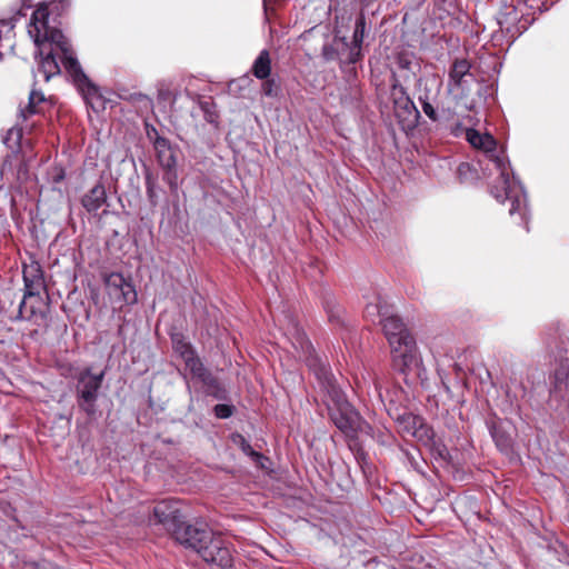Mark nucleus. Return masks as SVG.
I'll return each instance as SVG.
<instances>
[{"instance_id": "6", "label": "nucleus", "mask_w": 569, "mask_h": 569, "mask_svg": "<svg viewBox=\"0 0 569 569\" xmlns=\"http://www.w3.org/2000/svg\"><path fill=\"white\" fill-rule=\"evenodd\" d=\"M24 296L19 306L18 319H30L38 315L41 305L40 293L44 290V280L39 263H31L23 268Z\"/></svg>"}, {"instance_id": "16", "label": "nucleus", "mask_w": 569, "mask_h": 569, "mask_svg": "<svg viewBox=\"0 0 569 569\" xmlns=\"http://www.w3.org/2000/svg\"><path fill=\"white\" fill-rule=\"evenodd\" d=\"M422 417L413 415L411 412H405L396 418L398 431L402 436H411L417 430L419 423H421Z\"/></svg>"}, {"instance_id": "5", "label": "nucleus", "mask_w": 569, "mask_h": 569, "mask_svg": "<svg viewBox=\"0 0 569 569\" xmlns=\"http://www.w3.org/2000/svg\"><path fill=\"white\" fill-rule=\"evenodd\" d=\"M74 379L76 399L79 409L89 419H96L98 416L97 402L104 379V371L94 373L91 368H83L76 375Z\"/></svg>"}, {"instance_id": "17", "label": "nucleus", "mask_w": 569, "mask_h": 569, "mask_svg": "<svg viewBox=\"0 0 569 569\" xmlns=\"http://www.w3.org/2000/svg\"><path fill=\"white\" fill-rule=\"evenodd\" d=\"M415 61V54L409 51H400L395 57V64L397 70L402 71L403 74L401 78L407 81L415 76V71L412 70Z\"/></svg>"}, {"instance_id": "18", "label": "nucleus", "mask_w": 569, "mask_h": 569, "mask_svg": "<svg viewBox=\"0 0 569 569\" xmlns=\"http://www.w3.org/2000/svg\"><path fill=\"white\" fill-rule=\"evenodd\" d=\"M271 71V59L267 50H262L252 66V73L256 78L264 80L269 77Z\"/></svg>"}, {"instance_id": "1", "label": "nucleus", "mask_w": 569, "mask_h": 569, "mask_svg": "<svg viewBox=\"0 0 569 569\" xmlns=\"http://www.w3.org/2000/svg\"><path fill=\"white\" fill-rule=\"evenodd\" d=\"M153 518L171 532L177 542L197 552L212 568L231 567L232 553L228 541L204 522L183 521L179 501L172 499L159 501L153 507Z\"/></svg>"}, {"instance_id": "10", "label": "nucleus", "mask_w": 569, "mask_h": 569, "mask_svg": "<svg viewBox=\"0 0 569 569\" xmlns=\"http://www.w3.org/2000/svg\"><path fill=\"white\" fill-rule=\"evenodd\" d=\"M147 133L149 139L153 141V148L161 168L177 167V151L169 140L159 136L154 128Z\"/></svg>"}, {"instance_id": "12", "label": "nucleus", "mask_w": 569, "mask_h": 569, "mask_svg": "<svg viewBox=\"0 0 569 569\" xmlns=\"http://www.w3.org/2000/svg\"><path fill=\"white\" fill-rule=\"evenodd\" d=\"M107 203V191L102 182L94 184L81 199V204L88 212H96Z\"/></svg>"}, {"instance_id": "9", "label": "nucleus", "mask_w": 569, "mask_h": 569, "mask_svg": "<svg viewBox=\"0 0 569 569\" xmlns=\"http://www.w3.org/2000/svg\"><path fill=\"white\" fill-rule=\"evenodd\" d=\"M547 2L543 0H518L517 7L513 9V13L520 11V17L517 16L513 20L518 21L517 30L522 31L526 30L530 24H532L536 19L542 12L547 11Z\"/></svg>"}, {"instance_id": "7", "label": "nucleus", "mask_w": 569, "mask_h": 569, "mask_svg": "<svg viewBox=\"0 0 569 569\" xmlns=\"http://www.w3.org/2000/svg\"><path fill=\"white\" fill-rule=\"evenodd\" d=\"M467 141L476 149L485 152L488 160L497 171H500V181L506 187L508 182V162L503 152L497 151V140L490 133H481L476 129H467Z\"/></svg>"}, {"instance_id": "21", "label": "nucleus", "mask_w": 569, "mask_h": 569, "mask_svg": "<svg viewBox=\"0 0 569 569\" xmlns=\"http://www.w3.org/2000/svg\"><path fill=\"white\" fill-rule=\"evenodd\" d=\"M204 391L207 395L214 397L219 400L227 399V390L220 385V382L212 375L202 381Z\"/></svg>"}, {"instance_id": "13", "label": "nucleus", "mask_w": 569, "mask_h": 569, "mask_svg": "<svg viewBox=\"0 0 569 569\" xmlns=\"http://www.w3.org/2000/svg\"><path fill=\"white\" fill-rule=\"evenodd\" d=\"M550 400L559 405H569V372L557 371L555 385L550 390Z\"/></svg>"}, {"instance_id": "20", "label": "nucleus", "mask_w": 569, "mask_h": 569, "mask_svg": "<svg viewBox=\"0 0 569 569\" xmlns=\"http://www.w3.org/2000/svg\"><path fill=\"white\" fill-rule=\"evenodd\" d=\"M336 426L346 435L348 438V447L353 450L356 446V429L353 428V421L345 416L335 419Z\"/></svg>"}, {"instance_id": "25", "label": "nucleus", "mask_w": 569, "mask_h": 569, "mask_svg": "<svg viewBox=\"0 0 569 569\" xmlns=\"http://www.w3.org/2000/svg\"><path fill=\"white\" fill-rule=\"evenodd\" d=\"M116 300L126 305L136 303L137 292L134 287L129 281H126L123 290H121Z\"/></svg>"}, {"instance_id": "38", "label": "nucleus", "mask_w": 569, "mask_h": 569, "mask_svg": "<svg viewBox=\"0 0 569 569\" xmlns=\"http://www.w3.org/2000/svg\"><path fill=\"white\" fill-rule=\"evenodd\" d=\"M471 170V166L467 162H462L459 164L458 167V174L459 177L466 174L467 172H469Z\"/></svg>"}, {"instance_id": "34", "label": "nucleus", "mask_w": 569, "mask_h": 569, "mask_svg": "<svg viewBox=\"0 0 569 569\" xmlns=\"http://www.w3.org/2000/svg\"><path fill=\"white\" fill-rule=\"evenodd\" d=\"M277 89L274 80H267L262 83V92L268 97L277 96Z\"/></svg>"}, {"instance_id": "30", "label": "nucleus", "mask_w": 569, "mask_h": 569, "mask_svg": "<svg viewBox=\"0 0 569 569\" xmlns=\"http://www.w3.org/2000/svg\"><path fill=\"white\" fill-rule=\"evenodd\" d=\"M164 170L163 180L169 184L171 191H176L178 189V174L177 168H162Z\"/></svg>"}, {"instance_id": "26", "label": "nucleus", "mask_w": 569, "mask_h": 569, "mask_svg": "<svg viewBox=\"0 0 569 569\" xmlns=\"http://www.w3.org/2000/svg\"><path fill=\"white\" fill-rule=\"evenodd\" d=\"M146 190L150 203L156 206L158 203V186L156 178L150 173L146 174Z\"/></svg>"}, {"instance_id": "15", "label": "nucleus", "mask_w": 569, "mask_h": 569, "mask_svg": "<svg viewBox=\"0 0 569 569\" xmlns=\"http://www.w3.org/2000/svg\"><path fill=\"white\" fill-rule=\"evenodd\" d=\"M53 50L54 49L51 48L46 52L44 49L40 48L38 51V54L41 56L40 71L43 73L46 81H49L53 76L60 73V67Z\"/></svg>"}, {"instance_id": "33", "label": "nucleus", "mask_w": 569, "mask_h": 569, "mask_svg": "<svg viewBox=\"0 0 569 569\" xmlns=\"http://www.w3.org/2000/svg\"><path fill=\"white\" fill-rule=\"evenodd\" d=\"M240 438V446H241V449L242 451L248 455V456H251V457H254L257 459H260L262 458V456L260 453H258L257 451H254L252 449V447L250 446V443L241 436H239Z\"/></svg>"}, {"instance_id": "27", "label": "nucleus", "mask_w": 569, "mask_h": 569, "mask_svg": "<svg viewBox=\"0 0 569 569\" xmlns=\"http://www.w3.org/2000/svg\"><path fill=\"white\" fill-rule=\"evenodd\" d=\"M44 100V97L41 92H37V91H31L30 93V97H29V103L28 106L24 108V109H21V116L23 117V119H27V117L29 114H32L36 112V104L38 102H42Z\"/></svg>"}, {"instance_id": "36", "label": "nucleus", "mask_w": 569, "mask_h": 569, "mask_svg": "<svg viewBox=\"0 0 569 569\" xmlns=\"http://www.w3.org/2000/svg\"><path fill=\"white\" fill-rule=\"evenodd\" d=\"M361 530H363V535H358V539H362L367 543L373 545L376 542V539H375V533H377L376 530L372 529V531H370L365 528H361Z\"/></svg>"}, {"instance_id": "2", "label": "nucleus", "mask_w": 569, "mask_h": 569, "mask_svg": "<svg viewBox=\"0 0 569 569\" xmlns=\"http://www.w3.org/2000/svg\"><path fill=\"white\" fill-rule=\"evenodd\" d=\"M378 100L382 113L392 112L399 128L407 136L417 128L420 112L401 83L397 71L392 70L390 86L378 90Z\"/></svg>"}, {"instance_id": "45", "label": "nucleus", "mask_w": 569, "mask_h": 569, "mask_svg": "<svg viewBox=\"0 0 569 569\" xmlns=\"http://www.w3.org/2000/svg\"><path fill=\"white\" fill-rule=\"evenodd\" d=\"M351 44H356V30L353 31L351 37Z\"/></svg>"}, {"instance_id": "47", "label": "nucleus", "mask_w": 569, "mask_h": 569, "mask_svg": "<svg viewBox=\"0 0 569 569\" xmlns=\"http://www.w3.org/2000/svg\"><path fill=\"white\" fill-rule=\"evenodd\" d=\"M361 469H362V472L365 473V476L367 475V470L363 466H361Z\"/></svg>"}, {"instance_id": "14", "label": "nucleus", "mask_w": 569, "mask_h": 569, "mask_svg": "<svg viewBox=\"0 0 569 569\" xmlns=\"http://www.w3.org/2000/svg\"><path fill=\"white\" fill-rule=\"evenodd\" d=\"M471 62L467 58H456L449 69V81L456 88L462 86L463 78L470 74Z\"/></svg>"}, {"instance_id": "31", "label": "nucleus", "mask_w": 569, "mask_h": 569, "mask_svg": "<svg viewBox=\"0 0 569 569\" xmlns=\"http://www.w3.org/2000/svg\"><path fill=\"white\" fill-rule=\"evenodd\" d=\"M518 389L519 390L515 391L513 393L510 389H508L507 396H508V398H510L512 403L515 402V406L517 407V409L520 410L519 400L523 399L527 396V388L525 387V385L522 382H520L518 386Z\"/></svg>"}, {"instance_id": "43", "label": "nucleus", "mask_w": 569, "mask_h": 569, "mask_svg": "<svg viewBox=\"0 0 569 569\" xmlns=\"http://www.w3.org/2000/svg\"><path fill=\"white\" fill-rule=\"evenodd\" d=\"M361 41H362V39L358 36V40H357V43H358V57L360 56Z\"/></svg>"}, {"instance_id": "46", "label": "nucleus", "mask_w": 569, "mask_h": 569, "mask_svg": "<svg viewBox=\"0 0 569 569\" xmlns=\"http://www.w3.org/2000/svg\"><path fill=\"white\" fill-rule=\"evenodd\" d=\"M357 453H358V460H359L360 458H361V459H363V458H362L363 453L361 452V450H360L359 448H358V450H357Z\"/></svg>"}, {"instance_id": "29", "label": "nucleus", "mask_w": 569, "mask_h": 569, "mask_svg": "<svg viewBox=\"0 0 569 569\" xmlns=\"http://www.w3.org/2000/svg\"><path fill=\"white\" fill-rule=\"evenodd\" d=\"M419 101L425 114L433 122L439 121V114L436 108L429 102L428 97H419Z\"/></svg>"}, {"instance_id": "23", "label": "nucleus", "mask_w": 569, "mask_h": 569, "mask_svg": "<svg viewBox=\"0 0 569 569\" xmlns=\"http://www.w3.org/2000/svg\"><path fill=\"white\" fill-rule=\"evenodd\" d=\"M412 437L418 441H421L423 445H429L433 441L435 431L425 422V419L422 418L421 423L418 425L417 430Z\"/></svg>"}, {"instance_id": "3", "label": "nucleus", "mask_w": 569, "mask_h": 569, "mask_svg": "<svg viewBox=\"0 0 569 569\" xmlns=\"http://www.w3.org/2000/svg\"><path fill=\"white\" fill-rule=\"evenodd\" d=\"M381 322L391 348L392 366L396 370L405 373L416 359V340L398 316L387 317Z\"/></svg>"}, {"instance_id": "8", "label": "nucleus", "mask_w": 569, "mask_h": 569, "mask_svg": "<svg viewBox=\"0 0 569 569\" xmlns=\"http://www.w3.org/2000/svg\"><path fill=\"white\" fill-rule=\"evenodd\" d=\"M490 192L500 203H505L507 200L510 201L509 213L511 216L518 213L520 216V219L525 222L526 229L529 230L525 201L517 194L516 190L511 188L509 176L508 182L506 183L505 187L500 181L499 174L495 183L491 186Z\"/></svg>"}, {"instance_id": "19", "label": "nucleus", "mask_w": 569, "mask_h": 569, "mask_svg": "<svg viewBox=\"0 0 569 569\" xmlns=\"http://www.w3.org/2000/svg\"><path fill=\"white\" fill-rule=\"evenodd\" d=\"M490 435L500 451H509L512 446L510 436L498 425L492 422L489 427Z\"/></svg>"}, {"instance_id": "39", "label": "nucleus", "mask_w": 569, "mask_h": 569, "mask_svg": "<svg viewBox=\"0 0 569 569\" xmlns=\"http://www.w3.org/2000/svg\"><path fill=\"white\" fill-rule=\"evenodd\" d=\"M11 168H12L11 159H10V157H7L1 164L0 173L3 174L7 171V169H11Z\"/></svg>"}, {"instance_id": "28", "label": "nucleus", "mask_w": 569, "mask_h": 569, "mask_svg": "<svg viewBox=\"0 0 569 569\" xmlns=\"http://www.w3.org/2000/svg\"><path fill=\"white\" fill-rule=\"evenodd\" d=\"M340 47L343 50L348 48V44L343 41V39L336 40L335 47L333 46H325L322 49V54H323L325 59L333 60L336 58V56H339Z\"/></svg>"}, {"instance_id": "35", "label": "nucleus", "mask_w": 569, "mask_h": 569, "mask_svg": "<svg viewBox=\"0 0 569 569\" xmlns=\"http://www.w3.org/2000/svg\"><path fill=\"white\" fill-rule=\"evenodd\" d=\"M29 569H60L57 565L48 560H40L39 562L31 563Z\"/></svg>"}, {"instance_id": "42", "label": "nucleus", "mask_w": 569, "mask_h": 569, "mask_svg": "<svg viewBox=\"0 0 569 569\" xmlns=\"http://www.w3.org/2000/svg\"><path fill=\"white\" fill-rule=\"evenodd\" d=\"M356 62V53L352 52V50L348 54V63L353 64Z\"/></svg>"}, {"instance_id": "24", "label": "nucleus", "mask_w": 569, "mask_h": 569, "mask_svg": "<svg viewBox=\"0 0 569 569\" xmlns=\"http://www.w3.org/2000/svg\"><path fill=\"white\" fill-rule=\"evenodd\" d=\"M49 17V10L47 4H40L32 13L31 23L34 26L37 32H40V24L43 29H47V22Z\"/></svg>"}, {"instance_id": "40", "label": "nucleus", "mask_w": 569, "mask_h": 569, "mask_svg": "<svg viewBox=\"0 0 569 569\" xmlns=\"http://www.w3.org/2000/svg\"><path fill=\"white\" fill-rule=\"evenodd\" d=\"M64 178V172L62 169H59V171L52 177V181L54 183H59L60 181H62Z\"/></svg>"}, {"instance_id": "4", "label": "nucleus", "mask_w": 569, "mask_h": 569, "mask_svg": "<svg viewBox=\"0 0 569 569\" xmlns=\"http://www.w3.org/2000/svg\"><path fill=\"white\" fill-rule=\"evenodd\" d=\"M48 41L51 46L56 47V50L60 51V58L64 69L73 78V81L79 86L80 89H87V94L93 96L98 93V88L93 84L90 79L84 74L81 69L80 63L77 58L73 56L72 48L68 41V39L62 34L60 30L57 29H44V39L41 41L39 36L36 37L34 43L40 49L42 43Z\"/></svg>"}, {"instance_id": "11", "label": "nucleus", "mask_w": 569, "mask_h": 569, "mask_svg": "<svg viewBox=\"0 0 569 569\" xmlns=\"http://www.w3.org/2000/svg\"><path fill=\"white\" fill-rule=\"evenodd\" d=\"M180 355L186 363V367L190 370L193 378L201 382L211 375V372L203 366L200 358L196 355L194 350L188 343H181L178 347Z\"/></svg>"}, {"instance_id": "22", "label": "nucleus", "mask_w": 569, "mask_h": 569, "mask_svg": "<svg viewBox=\"0 0 569 569\" xmlns=\"http://www.w3.org/2000/svg\"><path fill=\"white\" fill-rule=\"evenodd\" d=\"M126 281L124 277L120 273L109 274L106 279L108 295L116 300L121 290H123Z\"/></svg>"}, {"instance_id": "44", "label": "nucleus", "mask_w": 569, "mask_h": 569, "mask_svg": "<svg viewBox=\"0 0 569 569\" xmlns=\"http://www.w3.org/2000/svg\"><path fill=\"white\" fill-rule=\"evenodd\" d=\"M363 24H365L363 19L362 18H358V29L360 27L363 28Z\"/></svg>"}, {"instance_id": "37", "label": "nucleus", "mask_w": 569, "mask_h": 569, "mask_svg": "<svg viewBox=\"0 0 569 569\" xmlns=\"http://www.w3.org/2000/svg\"><path fill=\"white\" fill-rule=\"evenodd\" d=\"M201 109L206 112V120L210 123L216 121L217 116L209 111V103L208 102H201Z\"/></svg>"}, {"instance_id": "32", "label": "nucleus", "mask_w": 569, "mask_h": 569, "mask_svg": "<svg viewBox=\"0 0 569 569\" xmlns=\"http://www.w3.org/2000/svg\"><path fill=\"white\" fill-rule=\"evenodd\" d=\"M214 415L220 419H227L232 416L233 407L230 405L220 403L213 408Z\"/></svg>"}, {"instance_id": "41", "label": "nucleus", "mask_w": 569, "mask_h": 569, "mask_svg": "<svg viewBox=\"0 0 569 569\" xmlns=\"http://www.w3.org/2000/svg\"><path fill=\"white\" fill-rule=\"evenodd\" d=\"M365 427L367 428L368 425L366 421L361 420L359 417H358V425H357V428H358V432L359 431H363L365 430Z\"/></svg>"}]
</instances>
